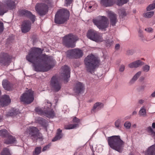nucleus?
<instances>
[{"instance_id":"nucleus-27","label":"nucleus","mask_w":155,"mask_h":155,"mask_svg":"<svg viewBox=\"0 0 155 155\" xmlns=\"http://www.w3.org/2000/svg\"><path fill=\"white\" fill-rule=\"evenodd\" d=\"M78 125L77 124H68L65 125L64 128L66 130L73 129L75 128Z\"/></svg>"},{"instance_id":"nucleus-22","label":"nucleus","mask_w":155,"mask_h":155,"mask_svg":"<svg viewBox=\"0 0 155 155\" xmlns=\"http://www.w3.org/2000/svg\"><path fill=\"white\" fill-rule=\"evenodd\" d=\"M145 155H155V144L148 148L145 153Z\"/></svg>"},{"instance_id":"nucleus-44","label":"nucleus","mask_w":155,"mask_h":155,"mask_svg":"<svg viewBox=\"0 0 155 155\" xmlns=\"http://www.w3.org/2000/svg\"><path fill=\"white\" fill-rule=\"evenodd\" d=\"M149 69L150 66L147 65H145L143 67V70L144 71L147 72L149 70Z\"/></svg>"},{"instance_id":"nucleus-7","label":"nucleus","mask_w":155,"mask_h":155,"mask_svg":"<svg viewBox=\"0 0 155 155\" xmlns=\"http://www.w3.org/2000/svg\"><path fill=\"white\" fill-rule=\"evenodd\" d=\"M92 21L100 29L106 30L109 26L108 19L104 16H101L97 19H93Z\"/></svg>"},{"instance_id":"nucleus-13","label":"nucleus","mask_w":155,"mask_h":155,"mask_svg":"<svg viewBox=\"0 0 155 155\" xmlns=\"http://www.w3.org/2000/svg\"><path fill=\"white\" fill-rule=\"evenodd\" d=\"M12 58V55L7 53L1 52L0 53V63L5 66L9 64Z\"/></svg>"},{"instance_id":"nucleus-48","label":"nucleus","mask_w":155,"mask_h":155,"mask_svg":"<svg viewBox=\"0 0 155 155\" xmlns=\"http://www.w3.org/2000/svg\"><path fill=\"white\" fill-rule=\"evenodd\" d=\"M145 31H147L149 32H151L153 31V29L151 28H145Z\"/></svg>"},{"instance_id":"nucleus-39","label":"nucleus","mask_w":155,"mask_h":155,"mask_svg":"<svg viewBox=\"0 0 155 155\" xmlns=\"http://www.w3.org/2000/svg\"><path fill=\"white\" fill-rule=\"evenodd\" d=\"M139 114L140 115L143 116L146 115V110L143 108H142L139 111Z\"/></svg>"},{"instance_id":"nucleus-40","label":"nucleus","mask_w":155,"mask_h":155,"mask_svg":"<svg viewBox=\"0 0 155 155\" xmlns=\"http://www.w3.org/2000/svg\"><path fill=\"white\" fill-rule=\"evenodd\" d=\"M41 1L44 2L42 3H45L46 5H48V7L51 5V0H41Z\"/></svg>"},{"instance_id":"nucleus-53","label":"nucleus","mask_w":155,"mask_h":155,"mask_svg":"<svg viewBox=\"0 0 155 155\" xmlns=\"http://www.w3.org/2000/svg\"><path fill=\"white\" fill-rule=\"evenodd\" d=\"M144 102V101L143 100H140L139 101V103L140 104H143Z\"/></svg>"},{"instance_id":"nucleus-33","label":"nucleus","mask_w":155,"mask_h":155,"mask_svg":"<svg viewBox=\"0 0 155 155\" xmlns=\"http://www.w3.org/2000/svg\"><path fill=\"white\" fill-rule=\"evenodd\" d=\"M129 0H117V4L119 6L122 5L127 3Z\"/></svg>"},{"instance_id":"nucleus-14","label":"nucleus","mask_w":155,"mask_h":155,"mask_svg":"<svg viewBox=\"0 0 155 155\" xmlns=\"http://www.w3.org/2000/svg\"><path fill=\"white\" fill-rule=\"evenodd\" d=\"M70 68L66 65L62 67L61 69L60 78L66 83L68 81V79L70 77Z\"/></svg>"},{"instance_id":"nucleus-61","label":"nucleus","mask_w":155,"mask_h":155,"mask_svg":"<svg viewBox=\"0 0 155 155\" xmlns=\"http://www.w3.org/2000/svg\"><path fill=\"white\" fill-rule=\"evenodd\" d=\"M141 59L143 60H144L143 58H142Z\"/></svg>"},{"instance_id":"nucleus-37","label":"nucleus","mask_w":155,"mask_h":155,"mask_svg":"<svg viewBox=\"0 0 155 155\" xmlns=\"http://www.w3.org/2000/svg\"><path fill=\"white\" fill-rule=\"evenodd\" d=\"M120 16L123 17L126 15L127 14L125 10L124 9H120L119 10Z\"/></svg>"},{"instance_id":"nucleus-60","label":"nucleus","mask_w":155,"mask_h":155,"mask_svg":"<svg viewBox=\"0 0 155 155\" xmlns=\"http://www.w3.org/2000/svg\"><path fill=\"white\" fill-rule=\"evenodd\" d=\"M133 126H134V127H136V125L135 124H134V125Z\"/></svg>"},{"instance_id":"nucleus-42","label":"nucleus","mask_w":155,"mask_h":155,"mask_svg":"<svg viewBox=\"0 0 155 155\" xmlns=\"http://www.w3.org/2000/svg\"><path fill=\"white\" fill-rule=\"evenodd\" d=\"M72 121L73 123H78L80 122V120L79 119L77 118L76 117H73Z\"/></svg>"},{"instance_id":"nucleus-45","label":"nucleus","mask_w":155,"mask_h":155,"mask_svg":"<svg viewBox=\"0 0 155 155\" xmlns=\"http://www.w3.org/2000/svg\"><path fill=\"white\" fill-rule=\"evenodd\" d=\"M50 146L51 145L49 144L45 146L42 149V151H45L48 150L50 148Z\"/></svg>"},{"instance_id":"nucleus-38","label":"nucleus","mask_w":155,"mask_h":155,"mask_svg":"<svg viewBox=\"0 0 155 155\" xmlns=\"http://www.w3.org/2000/svg\"><path fill=\"white\" fill-rule=\"evenodd\" d=\"M154 8H155V3H153L150 5L147 8V11H150Z\"/></svg>"},{"instance_id":"nucleus-56","label":"nucleus","mask_w":155,"mask_h":155,"mask_svg":"<svg viewBox=\"0 0 155 155\" xmlns=\"http://www.w3.org/2000/svg\"><path fill=\"white\" fill-rule=\"evenodd\" d=\"M136 113H137L136 112L134 111L133 112V114H136Z\"/></svg>"},{"instance_id":"nucleus-50","label":"nucleus","mask_w":155,"mask_h":155,"mask_svg":"<svg viewBox=\"0 0 155 155\" xmlns=\"http://www.w3.org/2000/svg\"><path fill=\"white\" fill-rule=\"evenodd\" d=\"M120 46L119 44H116L115 46V49L117 50L119 48Z\"/></svg>"},{"instance_id":"nucleus-11","label":"nucleus","mask_w":155,"mask_h":155,"mask_svg":"<svg viewBox=\"0 0 155 155\" xmlns=\"http://www.w3.org/2000/svg\"><path fill=\"white\" fill-rule=\"evenodd\" d=\"M35 9L37 13L42 16L45 15L48 12V7L45 3H38L35 6Z\"/></svg>"},{"instance_id":"nucleus-29","label":"nucleus","mask_w":155,"mask_h":155,"mask_svg":"<svg viewBox=\"0 0 155 155\" xmlns=\"http://www.w3.org/2000/svg\"><path fill=\"white\" fill-rule=\"evenodd\" d=\"M18 114V112L15 110H13L12 111L8 112L6 114V116L8 117L10 116H14Z\"/></svg>"},{"instance_id":"nucleus-55","label":"nucleus","mask_w":155,"mask_h":155,"mask_svg":"<svg viewBox=\"0 0 155 155\" xmlns=\"http://www.w3.org/2000/svg\"><path fill=\"white\" fill-rule=\"evenodd\" d=\"M151 96L152 97H155V91L152 93L151 94Z\"/></svg>"},{"instance_id":"nucleus-9","label":"nucleus","mask_w":155,"mask_h":155,"mask_svg":"<svg viewBox=\"0 0 155 155\" xmlns=\"http://www.w3.org/2000/svg\"><path fill=\"white\" fill-rule=\"evenodd\" d=\"M15 7V2L12 0H6L3 3L0 1V16L3 15L9 9H12Z\"/></svg>"},{"instance_id":"nucleus-34","label":"nucleus","mask_w":155,"mask_h":155,"mask_svg":"<svg viewBox=\"0 0 155 155\" xmlns=\"http://www.w3.org/2000/svg\"><path fill=\"white\" fill-rule=\"evenodd\" d=\"M154 15V12L152 11L149 12H147L143 14L144 17L146 18H150Z\"/></svg>"},{"instance_id":"nucleus-47","label":"nucleus","mask_w":155,"mask_h":155,"mask_svg":"<svg viewBox=\"0 0 155 155\" xmlns=\"http://www.w3.org/2000/svg\"><path fill=\"white\" fill-rule=\"evenodd\" d=\"M120 121L118 120H117L115 122V125L116 127L117 128H118L120 127Z\"/></svg>"},{"instance_id":"nucleus-10","label":"nucleus","mask_w":155,"mask_h":155,"mask_svg":"<svg viewBox=\"0 0 155 155\" xmlns=\"http://www.w3.org/2000/svg\"><path fill=\"white\" fill-rule=\"evenodd\" d=\"M86 35L88 38L96 42H101L103 41L102 36L97 32L93 29L89 30Z\"/></svg>"},{"instance_id":"nucleus-32","label":"nucleus","mask_w":155,"mask_h":155,"mask_svg":"<svg viewBox=\"0 0 155 155\" xmlns=\"http://www.w3.org/2000/svg\"><path fill=\"white\" fill-rule=\"evenodd\" d=\"M1 155H11L9 150L7 148H4L1 152Z\"/></svg>"},{"instance_id":"nucleus-52","label":"nucleus","mask_w":155,"mask_h":155,"mask_svg":"<svg viewBox=\"0 0 155 155\" xmlns=\"http://www.w3.org/2000/svg\"><path fill=\"white\" fill-rule=\"evenodd\" d=\"M138 78V77H137V76H136V75H135L133 77L132 79L135 81V80H136Z\"/></svg>"},{"instance_id":"nucleus-1","label":"nucleus","mask_w":155,"mask_h":155,"mask_svg":"<svg viewBox=\"0 0 155 155\" xmlns=\"http://www.w3.org/2000/svg\"><path fill=\"white\" fill-rule=\"evenodd\" d=\"M43 50L33 47L31 48L28 55L26 57L27 60L34 64L42 63V65L35 67L36 71H47L53 68V59L52 57L46 54H41Z\"/></svg>"},{"instance_id":"nucleus-57","label":"nucleus","mask_w":155,"mask_h":155,"mask_svg":"<svg viewBox=\"0 0 155 155\" xmlns=\"http://www.w3.org/2000/svg\"><path fill=\"white\" fill-rule=\"evenodd\" d=\"M140 79L141 81H143L144 79V77H141L140 78Z\"/></svg>"},{"instance_id":"nucleus-46","label":"nucleus","mask_w":155,"mask_h":155,"mask_svg":"<svg viewBox=\"0 0 155 155\" xmlns=\"http://www.w3.org/2000/svg\"><path fill=\"white\" fill-rule=\"evenodd\" d=\"M65 3L67 6L70 5L71 4L73 0H65Z\"/></svg>"},{"instance_id":"nucleus-51","label":"nucleus","mask_w":155,"mask_h":155,"mask_svg":"<svg viewBox=\"0 0 155 155\" xmlns=\"http://www.w3.org/2000/svg\"><path fill=\"white\" fill-rule=\"evenodd\" d=\"M141 74V72L139 71L135 75L137 76L138 77H139V76Z\"/></svg>"},{"instance_id":"nucleus-24","label":"nucleus","mask_w":155,"mask_h":155,"mask_svg":"<svg viewBox=\"0 0 155 155\" xmlns=\"http://www.w3.org/2000/svg\"><path fill=\"white\" fill-rule=\"evenodd\" d=\"M83 86L81 83L78 82L76 85L74 90L76 93L79 94L83 90Z\"/></svg>"},{"instance_id":"nucleus-5","label":"nucleus","mask_w":155,"mask_h":155,"mask_svg":"<svg viewBox=\"0 0 155 155\" xmlns=\"http://www.w3.org/2000/svg\"><path fill=\"white\" fill-rule=\"evenodd\" d=\"M79 40L76 35L70 33L64 36L62 38V43L68 48H73L75 46V43Z\"/></svg>"},{"instance_id":"nucleus-18","label":"nucleus","mask_w":155,"mask_h":155,"mask_svg":"<svg viewBox=\"0 0 155 155\" xmlns=\"http://www.w3.org/2000/svg\"><path fill=\"white\" fill-rule=\"evenodd\" d=\"M2 85L5 90L11 91L13 90V85L7 80H4L2 81Z\"/></svg>"},{"instance_id":"nucleus-43","label":"nucleus","mask_w":155,"mask_h":155,"mask_svg":"<svg viewBox=\"0 0 155 155\" xmlns=\"http://www.w3.org/2000/svg\"><path fill=\"white\" fill-rule=\"evenodd\" d=\"M4 29L3 23L0 21V33L3 32Z\"/></svg>"},{"instance_id":"nucleus-19","label":"nucleus","mask_w":155,"mask_h":155,"mask_svg":"<svg viewBox=\"0 0 155 155\" xmlns=\"http://www.w3.org/2000/svg\"><path fill=\"white\" fill-rule=\"evenodd\" d=\"M16 141L15 138L9 134L5 139L4 143L7 144H10L15 143Z\"/></svg>"},{"instance_id":"nucleus-25","label":"nucleus","mask_w":155,"mask_h":155,"mask_svg":"<svg viewBox=\"0 0 155 155\" xmlns=\"http://www.w3.org/2000/svg\"><path fill=\"white\" fill-rule=\"evenodd\" d=\"M113 3V0H101V5L106 7L111 6Z\"/></svg>"},{"instance_id":"nucleus-8","label":"nucleus","mask_w":155,"mask_h":155,"mask_svg":"<svg viewBox=\"0 0 155 155\" xmlns=\"http://www.w3.org/2000/svg\"><path fill=\"white\" fill-rule=\"evenodd\" d=\"M34 99V92L31 89H29L23 93L20 98L21 102L27 104L32 102Z\"/></svg>"},{"instance_id":"nucleus-17","label":"nucleus","mask_w":155,"mask_h":155,"mask_svg":"<svg viewBox=\"0 0 155 155\" xmlns=\"http://www.w3.org/2000/svg\"><path fill=\"white\" fill-rule=\"evenodd\" d=\"M31 28V23L29 20H25L22 23L21 29L22 32H28Z\"/></svg>"},{"instance_id":"nucleus-20","label":"nucleus","mask_w":155,"mask_h":155,"mask_svg":"<svg viewBox=\"0 0 155 155\" xmlns=\"http://www.w3.org/2000/svg\"><path fill=\"white\" fill-rule=\"evenodd\" d=\"M109 15L110 24L113 26H115L117 21L116 15L113 13L110 12Z\"/></svg>"},{"instance_id":"nucleus-58","label":"nucleus","mask_w":155,"mask_h":155,"mask_svg":"<svg viewBox=\"0 0 155 155\" xmlns=\"http://www.w3.org/2000/svg\"><path fill=\"white\" fill-rule=\"evenodd\" d=\"M92 6H90L89 7V8H90V9H91V8H92Z\"/></svg>"},{"instance_id":"nucleus-54","label":"nucleus","mask_w":155,"mask_h":155,"mask_svg":"<svg viewBox=\"0 0 155 155\" xmlns=\"http://www.w3.org/2000/svg\"><path fill=\"white\" fill-rule=\"evenodd\" d=\"M152 127L153 128H155V123H153L152 124Z\"/></svg>"},{"instance_id":"nucleus-2","label":"nucleus","mask_w":155,"mask_h":155,"mask_svg":"<svg viewBox=\"0 0 155 155\" xmlns=\"http://www.w3.org/2000/svg\"><path fill=\"white\" fill-rule=\"evenodd\" d=\"M108 143L110 147L119 152H122L124 142L119 136H114L108 138Z\"/></svg>"},{"instance_id":"nucleus-4","label":"nucleus","mask_w":155,"mask_h":155,"mask_svg":"<svg viewBox=\"0 0 155 155\" xmlns=\"http://www.w3.org/2000/svg\"><path fill=\"white\" fill-rule=\"evenodd\" d=\"M85 64L87 71L91 72L98 66L99 61L93 55L88 56L85 59Z\"/></svg>"},{"instance_id":"nucleus-35","label":"nucleus","mask_w":155,"mask_h":155,"mask_svg":"<svg viewBox=\"0 0 155 155\" xmlns=\"http://www.w3.org/2000/svg\"><path fill=\"white\" fill-rule=\"evenodd\" d=\"M101 105V107H103V104L101 103L100 102H97L95 103L94 105L93 109H92L91 112L94 111L95 109L99 106Z\"/></svg>"},{"instance_id":"nucleus-16","label":"nucleus","mask_w":155,"mask_h":155,"mask_svg":"<svg viewBox=\"0 0 155 155\" xmlns=\"http://www.w3.org/2000/svg\"><path fill=\"white\" fill-rule=\"evenodd\" d=\"M18 14L20 16H25L29 18L32 23H34L35 21V16L33 15L30 12L27 10L21 9L19 10Z\"/></svg>"},{"instance_id":"nucleus-41","label":"nucleus","mask_w":155,"mask_h":155,"mask_svg":"<svg viewBox=\"0 0 155 155\" xmlns=\"http://www.w3.org/2000/svg\"><path fill=\"white\" fill-rule=\"evenodd\" d=\"M124 127L127 129L130 128L131 126V124L128 122H126L124 124Z\"/></svg>"},{"instance_id":"nucleus-28","label":"nucleus","mask_w":155,"mask_h":155,"mask_svg":"<svg viewBox=\"0 0 155 155\" xmlns=\"http://www.w3.org/2000/svg\"><path fill=\"white\" fill-rule=\"evenodd\" d=\"M9 134L6 130H0V136L3 137L5 138Z\"/></svg>"},{"instance_id":"nucleus-59","label":"nucleus","mask_w":155,"mask_h":155,"mask_svg":"<svg viewBox=\"0 0 155 155\" xmlns=\"http://www.w3.org/2000/svg\"><path fill=\"white\" fill-rule=\"evenodd\" d=\"M2 120V118L0 116V122Z\"/></svg>"},{"instance_id":"nucleus-36","label":"nucleus","mask_w":155,"mask_h":155,"mask_svg":"<svg viewBox=\"0 0 155 155\" xmlns=\"http://www.w3.org/2000/svg\"><path fill=\"white\" fill-rule=\"evenodd\" d=\"M35 111L39 114L43 115L45 114V111H43L39 107H36L35 109Z\"/></svg>"},{"instance_id":"nucleus-62","label":"nucleus","mask_w":155,"mask_h":155,"mask_svg":"<svg viewBox=\"0 0 155 155\" xmlns=\"http://www.w3.org/2000/svg\"><path fill=\"white\" fill-rule=\"evenodd\" d=\"M154 38H155V36H154Z\"/></svg>"},{"instance_id":"nucleus-21","label":"nucleus","mask_w":155,"mask_h":155,"mask_svg":"<svg viewBox=\"0 0 155 155\" xmlns=\"http://www.w3.org/2000/svg\"><path fill=\"white\" fill-rule=\"evenodd\" d=\"M144 64L143 62L141 61L140 60H138L128 65V66L131 68H137L142 66Z\"/></svg>"},{"instance_id":"nucleus-23","label":"nucleus","mask_w":155,"mask_h":155,"mask_svg":"<svg viewBox=\"0 0 155 155\" xmlns=\"http://www.w3.org/2000/svg\"><path fill=\"white\" fill-rule=\"evenodd\" d=\"M62 130L60 129H58L57 130L56 135L52 139V141L54 142L60 140L62 137Z\"/></svg>"},{"instance_id":"nucleus-30","label":"nucleus","mask_w":155,"mask_h":155,"mask_svg":"<svg viewBox=\"0 0 155 155\" xmlns=\"http://www.w3.org/2000/svg\"><path fill=\"white\" fill-rule=\"evenodd\" d=\"M41 147H36L34 151L33 152V155H38L41 152Z\"/></svg>"},{"instance_id":"nucleus-31","label":"nucleus","mask_w":155,"mask_h":155,"mask_svg":"<svg viewBox=\"0 0 155 155\" xmlns=\"http://www.w3.org/2000/svg\"><path fill=\"white\" fill-rule=\"evenodd\" d=\"M147 131L148 133H150V135L152 137H155V131L153 130V129L150 126H149L147 127Z\"/></svg>"},{"instance_id":"nucleus-15","label":"nucleus","mask_w":155,"mask_h":155,"mask_svg":"<svg viewBox=\"0 0 155 155\" xmlns=\"http://www.w3.org/2000/svg\"><path fill=\"white\" fill-rule=\"evenodd\" d=\"M50 85L53 90L55 92L58 91L61 88V85L58 82L57 78L55 76L51 78Z\"/></svg>"},{"instance_id":"nucleus-26","label":"nucleus","mask_w":155,"mask_h":155,"mask_svg":"<svg viewBox=\"0 0 155 155\" xmlns=\"http://www.w3.org/2000/svg\"><path fill=\"white\" fill-rule=\"evenodd\" d=\"M45 114L44 115H46L47 117L48 118L53 117L54 115V111L51 109L47 110L44 112Z\"/></svg>"},{"instance_id":"nucleus-6","label":"nucleus","mask_w":155,"mask_h":155,"mask_svg":"<svg viewBox=\"0 0 155 155\" xmlns=\"http://www.w3.org/2000/svg\"><path fill=\"white\" fill-rule=\"evenodd\" d=\"M26 134H29V136L33 141L38 139L43 140V136L38 129L35 127H30L25 133Z\"/></svg>"},{"instance_id":"nucleus-3","label":"nucleus","mask_w":155,"mask_h":155,"mask_svg":"<svg viewBox=\"0 0 155 155\" xmlns=\"http://www.w3.org/2000/svg\"><path fill=\"white\" fill-rule=\"evenodd\" d=\"M69 16L70 12L68 10L65 9H60L55 14V22L58 24H64L69 19Z\"/></svg>"},{"instance_id":"nucleus-49","label":"nucleus","mask_w":155,"mask_h":155,"mask_svg":"<svg viewBox=\"0 0 155 155\" xmlns=\"http://www.w3.org/2000/svg\"><path fill=\"white\" fill-rule=\"evenodd\" d=\"M125 67L124 65H121V66L120 68L119 69V71H123L124 70Z\"/></svg>"},{"instance_id":"nucleus-12","label":"nucleus","mask_w":155,"mask_h":155,"mask_svg":"<svg viewBox=\"0 0 155 155\" xmlns=\"http://www.w3.org/2000/svg\"><path fill=\"white\" fill-rule=\"evenodd\" d=\"M83 54L82 51L78 48L69 50L66 52L67 57L71 58H80L82 57Z\"/></svg>"}]
</instances>
